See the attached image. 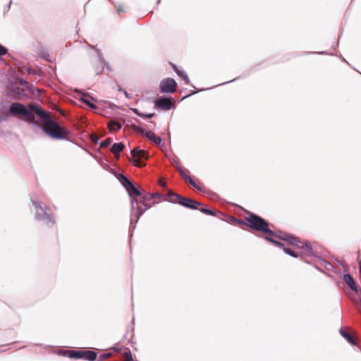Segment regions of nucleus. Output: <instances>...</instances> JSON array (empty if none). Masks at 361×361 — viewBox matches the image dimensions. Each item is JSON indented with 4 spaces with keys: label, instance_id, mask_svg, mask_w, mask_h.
I'll return each mask as SVG.
<instances>
[{
    "label": "nucleus",
    "instance_id": "obj_27",
    "mask_svg": "<svg viewBox=\"0 0 361 361\" xmlns=\"http://www.w3.org/2000/svg\"><path fill=\"white\" fill-rule=\"evenodd\" d=\"M116 8L117 9V11L118 13H120L121 12H123L125 11V8L124 6H123L121 4H118V5H116Z\"/></svg>",
    "mask_w": 361,
    "mask_h": 361
},
{
    "label": "nucleus",
    "instance_id": "obj_8",
    "mask_svg": "<svg viewBox=\"0 0 361 361\" xmlns=\"http://www.w3.org/2000/svg\"><path fill=\"white\" fill-rule=\"evenodd\" d=\"M134 129L137 133L146 137L147 139H149L150 141L153 142L157 145H159L162 142L161 138L159 137V136H157L152 131H147L142 127L135 126H134Z\"/></svg>",
    "mask_w": 361,
    "mask_h": 361
},
{
    "label": "nucleus",
    "instance_id": "obj_35",
    "mask_svg": "<svg viewBox=\"0 0 361 361\" xmlns=\"http://www.w3.org/2000/svg\"><path fill=\"white\" fill-rule=\"evenodd\" d=\"M27 71H28V73L35 74V71H32V69L29 68Z\"/></svg>",
    "mask_w": 361,
    "mask_h": 361
},
{
    "label": "nucleus",
    "instance_id": "obj_16",
    "mask_svg": "<svg viewBox=\"0 0 361 361\" xmlns=\"http://www.w3.org/2000/svg\"><path fill=\"white\" fill-rule=\"evenodd\" d=\"M173 69L176 71V73H177V75L185 81V84H186V85L190 84L189 78H188L187 73L183 70H180L176 66H173Z\"/></svg>",
    "mask_w": 361,
    "mask_h": 361
},
{
    "label": "nucleus",
    "instance_id": "obj_3",
    "mask_svg": "<svg viewBox=\"0 0 361 361\" xmlns=\"http://www.w3.org/2000/svg\"><path fill=\"white\" fill-rule=\"evenodd\" d=\"M149 195H145L140 199L133 198L131 200V221L133 216H135V221L137 222L144 212L151 207V204L146 203L149 201Z\"/></svg>",
    "mask_w": 361,
    "mask_h": 361
},
{
    "label": "nucleus",
    "instance_id": "obj_7",
    "mask_svg": "<svg viewBox=\"0 0 361 361\" xmlns=\"http://www.w3.org/2000/svg\"><path fill=\"white\" fill-rule=\"evenodd\" d=\"M176 82L170 78L161 80L159 84L160 91L163 93H173L176 91Z\"/></svg>",
    "mask_w": 361,
    "mask_h": 361
},
{
    "label": "nucleus",
    "instance_id": "obj_5",
    "mask_svg": "<svg viewBox=\"0 0 361 361\" xmlns=\"http://www.w3.org/2000/svg\"><path fill=\"white\" fill-rule=\"evenodd\" d=\"M168 200L172 203H178L182 206L193 209H198L197 206L201 205L199 202L183 197L171 191L168 192Z\"/></svg>",
    "mask_w": 361,
    "mask_h": 361
},
{
    "label": "nucleus",
    "instance_id": "obj_15",
    "mask_svg": "<svg viewBox=\"0 0 361 361\" xmlns=\"http://www.w3.org/2000/svg\"><path fill=\"white\" fill-rule=\"evenodd\" d=\"M339 332H340L341 335L344 338H345L347 340V341L348 343H350L351 345H357V343L355 342V341L353 338V337L348 332H347L345 329H341Z\"/></svg>",
    "mask_w": 361,
    "mask_h": 361
},
{
    "label": "nucleus",
    "instance_id": "obj_32",
    "mask_svg": "<svg viewBox=\"0 0 361 361\" xmlns=\"http://www.w3.org/2000/svg\"><path fill=\"white\" fill-rule=\"evenodd\" d=\"M180 173L181 176H182L184 179H185V176H188L186 173H185L183 172V171H182V170L180 171Z\"/></svg>",
    "mask_w": 361,
    "mask_h": 361
},
{
    "label": "nucleus",
    "instance_id": "obj_21",
    "mask_svg": "<svg viewBox=\"0 0 361 361\" xmlns=\"http://www.w3.org/2000/svg\"><path fill=\"white\" fill-rule=\"evenodd\" d=\"M87 97H89L87 94L85 95L84 94L82 97H81V100L85 103L86 104L87 106H89L90 108L92 109H96L97 106L96 105H94V104L91 103L90 99L87 98Z\"/></svg>",
    "mask_w": 361,
    "mask_h": 361
},
{
    "label": "nucleus",
    "instance_id": "obj_14",
    "mask_svg": "<svg viewBox=\"0 0 361 361\" xmlns=\"http://www.w3.org/2000/svg\"><path fill=\"white\" fill-rule=\"evenodd\" d=\"M125 146L122 142L114 143L111 147V152L115 155L116 159L119 158V153L123 150Z\"/></svg>",
    "mask_w": 361,
    "mask_h": 361
},
{
    "label": "nucleus",
    "instance_id": "obj_26",
    "mask_svg": "<svg viewBox=\"0 0 361 361\" xmlns=\"http://www.w3.org/2000/svg\"><path fill=\"white\" fill-rule=\"evenodd\" d=\"M7 53V49L0 44V56L5 55Z\"/></svg>",
    "mask_w": 361,
    "mask_h": 361
},
{
    "label": "nucleus",
    "instance_id": "obj_25",
    "mask_svg": "<svg viewBox=\"0 0 361 361\" xmlns=\"http://www.w3.org/2000/svg\"><path fill=\"white\" fill-rule=\"evenodd\" d=\"M110 143H111V140L109 138H107L101 142L100 146L102 147H106L109 146L110 145Z\"/></svg>",
    "mask_w": 361,
    "mask_h": 361
},
{
    "label": "nucleus",
    "instance_id": "obj_33",
    "mask_svg": "<svg viewBox=\"0 0 361 361\" xmlns=\"http://www.w3.org/2000/svg\"><path fill=\"white\" fill-rule=\"evenodd\" d=\"M159 185L162 187H164L166 185V183L162 180H159Z\"/></svg>",
    "mask_w": 361,
    "mask_h": 361
},
{
    "label": "nucleus",
    "instance_id": "obj_19",
    "mask_svg": "<svg viewBox=\"0 0 361 361\" xmlns=\"http://www.w3.org/2000/svg\"><path fill=\"white\" fill-rule=\"evenodd\" d=\"M83 358L88 361H94L97 358V353L92 350H84Z\"/></svg>",
    "mask_w": 361,
    "mask_h": 361
},
{
    "label": "nucleus",
    "instance_id": "obj_24",
    "mask_svg": "<svg viewBox=\"0 0 361 361\" xmlns=\"http://www.w3.org/2000/svg\"><path fill=\"white\" fill-rule=\"evenodd\" d=\"M200 211H201L202 213H204V214H207V215H210V216H214V215H215V214H214V212H212V210H210V209H206V208H204V207H202V208L200 209Z\"/></svg>",
    "mask_w": 361,
    "mask_h": 361
},
{
    "label": "nucleus",
    "instance_id": "obj_10",
    "mask_svg": "<svg viewBox=\"0 0 361 361\" xmlns=\"http://www.w3.org/2000/svg\"><path fill=\"white\" fill-rule=\"evenodd\" d=\"M156 106L164 111H169L171 109L173 102L169 98H159L155 102Z\"/></svg>",
    "mask_w": 361,
    "mask_h": 361
},
{
    "label": "nucleus",
    "instance_id": "obj_13",
    "mask_svg": "<svg viewBox=\"0 0 361 361\" xmlns=\"http://www.w3.org/2000/svg\"><path fill=\"white\" fill-rule=\"evenodd\" d=\"M343 279L352 290L357 292V286L351 275L348 274H345Z\"/></svg>",
    "mask_w": 361,
    "mask_h": 361
},
{
    "label": "nucleus",
    "instance_id": "obj_28",
    "mask_svg": "<svg viewBox=\"0 0 361 361\" xmlns=\"http://www.w3.org/2000/svg\"><path fill=\"white\" fill-rule=\"evenodd\" d=\"M143 118H152L154 116V114H142Z\"/></svg>",
    "mask_w": 361,
    "mask_h": 361
},
{
    "label": "nucleus",
    "instance_id": "obj_4",
    "mask_svg": "<svg viewBox=\"0 0 361 361\" xmlns=\"http://www.w3.org/2000/svg\"><path fill=\"white\" fill-rule=\"evenodd\" d=\"M9 111L13 116H21L23 120L31 123H36L35 115L20 103H12L9 107Z\"/></svg>",
    "mask_w": 361,
    "mask_h": 361
},
{
    "label": "nucleus",
    "instance_id": "obj_17",
    "mask_svg": "<svg viewBox=\"0 0 361 361\" xmlns=\"http://www.w3.org/2000/svg\"><path fill=\"white\" fill-rule=\"evenodd\" d=\"M66 354L69 357L71 358H83L84 357V350H67Z\"/></svg>",
    "mask_w": 361,
    "mask_h": 361
},
{
    "label": "nucleus",
    "instance_id": "obj_2",
    "mask_svg": "<svg viewBox=\"0 0 361 361\" xmlns=\"http://www.w3.org/2000/svg\"><path fill=\"white\" fill-rule=\"evenodd\" d=\"M43 130L51 138L65 140L70 132L54 121H48L43 125Z\"/></svg>",
    "mask_w": 361,
    "mask_h": 361
},
{
    "label": "nucleus",
    "instance_id": "obj_30",
    "mask_svg": "<svg viewBox=\"0 0 361 361\" xmlns=\"http://www.w3.org/2000/svg\"><path fill=\"white\" fill-rule=\"evenodd\" d=\"M132 110H133V111L136 115H137V116H140V117H141V116H142V114H141V113H140L137 109H133Z\"/></svg>",
    "mask_w": 361,
    "mask_h": 361
},
{
    "label": "nucleus",
    "instance_id": "obj_23",
    "mask_svg": "<svg viewBox=\"0 0 361 361\" xmlns=\"http://www.w3.org/2000/svg\"><path fill=\"white\" fill-rule=\"evenodd\" d=\"M110 356H111V353H103V354H101L98 357L97 360L98 361H104L105 359L109 358Z\"/></svg>",
    "mask_w": 361,
    "mask_h": 361
},
{
    "label": "nucleus",
    "instance_id": "obj_29",
    "mask_svg": "<svg viewBox=\"0 0 361 361\" xmlns=\"http://www.w3.org/2000/svg\"><path fill=\"white\" fill-rule=\"evenodd\" d=\"M232 219H233V220L235 222H237V223H238L239 224H245V222H244V221H243V220L238 219H235V218H234V217H233Z\"/></svg>",
    "mask_w": 361,
    "mask_h": 361
},
{
    "label": "nucleus",
    "instance_id": "obj_22",
    "mask_svg": "<svg viewBox=\"0 0 361 361\" xmlns=\"http://www.w3.org/2000/svg\"><path fill=\"white\" fill-rule=\"evenodd\" d=\"M185 180L187 181L188 183H189L191 185H192L196 189L200 190V187L196 184V183L190 176H185Z\"/></svg>",
    "mask_w": 361,
    "mask_h": 361
},
{
    "label": "nucleus",
    "instance_id": "obj_6",
    "mask_svg": "<svg viewBox=\"0 0 361 361\" xmlns=\"http://www.w3.org/2000/svg\"><path fill=\"white\" fill-rule=\"evenodd\" d=\"M131 155L133 158V163L137 167H142L145 165L142 159H147L148 156L145 150L133 149L131 150Z\"/></svg>",
    "mask_w": 361,
    "mask_h": 361
},
{
    "label": "nucleus",
    "instance_id": "obj_11",
    "mask_svg": "<svg viewBox=\"0 0 361 361\" xmlns=\"http://www.w3.org/2000/svg\"><path fill=\"white\" fill-rule=\"evenodd\" d=\"M28 106L31 110L35 111L36 115L37 116H39L40 118H42L44 123H45L48 121H51L50 119L49 114L47 111L39 109L38 107H37L35 105H34L32 104H30Z\"/></svg>",
    "mask_w": 361,
    "mask_h": 361
},
{
    "label": "nucleus",
    "instance_id": "obj_34",
    "mask_svg": "<svg viewBox=\"0 0 361 361\" xmlns=\"http://www.w3.org/2000/svg\"><path fill=\"white\" fill-rule=\"evenodd\" d=\"M123 94H125V96L127 98H130L128 93L126 90H123Z\"/></svg>",
    "mask_w": 361,
    "mask_h": 361
},
{
    "label": "nucleus",
    "instance_id": "obj_31",
    "mask_svg": "<svg viewBox=\"0 0 361 361\" xmlns=\"http://www.w3.org/2000/svg\"><path fill=\"white\" fill-rule=\"evenodd\" d=\"M149 200H151L152 197H159L160 195L159 193L149 194Z\"/></svg>",
    "mask_w": 361,
    "mask_h": 361
},
{
    "label": "nucleus",
    "instance_id": "obj_9",
    "mask_svg": "<svg viewBox=\"0 0 361 361\" xmlns=\"http://www.w3.org/2000/svg\"><path fill=\"white\" fill-rule=\"evenodd\" d=\"M32 202L37 209L36 218L37 219H47L49 222L54 223L51 216L46 212L47 207H43L39 202L34 200H32Z\"/></svg>",
    "mask_w": 361,
    "mask_h": 361
},
{
    "label": "nucleus",
    "instance_id": "obj_12",
    "mask_svg": "<svg viewBox=\"0 0 361 361\" xmlns=\"http://www.w3.org/2000/svg\"><path fill=\"white\" fill-rule=\"evenodd\" d=\"M123 180H124V186L126 188L130 195L133 193L135 195L142 197L141 192L133 184V183L126 177L121 175Z\"/></svg>",
    "mask_w": 361,
    "mask_h": 361
},
{
    "label": "nucleus",
    "instance_id": "obj_20",
    "mask_svg": "<svg viewBox=\"0 0 361 361\" xmlns=\"http://www.w3.org/2000/svg\"><path fill=\"white\" fill-rule=\"evenodd\" d=\"M123 356L124 361H133V360L131 351L128 348L126 349V350L124 351Z\"/></svg>",
    "mask_w": 361,
    "mask_h": 361
},
{
    "label": "nucleus",
    "instance_id": "obj_37",
    "mask_svg": "<svg viewBox=\"0 0 361 361\" xmlns=\"http://www.w3.org/2000/svg\"><path fill=\"white\" fill-rule=\"evenodd\" d=\"M360 303H361V299H360Z\"/></svg>",
    "mask_w": 361,
    "mask_h": 361
},
{
    "label": "nucleus",
    "instance_id": "obj_18",
    "mask_svg": "<svg viewBox=\"0 0 361 361\" xmlns=\"http://www.w3.org/2000/svg\"><path fill=\"white\" fill-rule=\"evenodd\" d=\"M121 124L115 120H111L108 123V128L111 132L118 131L121 128Z\"/></svg>",
    "mask_w": 361,
    "mask_h": 361
},
{
    "label": "nucleus",
    "instance_id": "obj_36",
    "mask_svg": "<svg viewBox=\"0 0 361 361\" xmlns=\"http://www.w3.org/2000/svg\"><path fill=\"white\" fill-rule=\"evenodd\" d=\"M102 61H103V63H104V65L108 67V63L102 59Z\"/></svg>",
    "mask_w": 361,
    "mask_h": 361
},
{
    "label": "nucleus",
    "instance_id": "obj_1",
    "mask_svg": "<svg viewBox=\"0 0 361 361\" xmlns=\"http://www.w3.org/2000/svg\"><path fill=\"white\" fill-rule=\"evenodd\" d=\"M245 219L247 221V226L250 227L251 228L255 231H260L263 233L267 234V235H266L264 238L267 240L272 243L275 245L279 247H282L283 251L286 254L294 257H298V255H296L293 250H291L289 248L285 247L283 243L274 240L273 238L277 237L280 239L289 242L292 245H295L297 247L301 250L302 255H304L305 256L314 255V251L311 247L310 243L300 242L299 240L294 238L293 236L288 235L287 234L283 236H278L274 231L269 229V223L262 217L255 214L250 213L247 216H245Z\"/></svg>",
    "mask_w": 361,
    "mask_h": 361
}]
</instances>
